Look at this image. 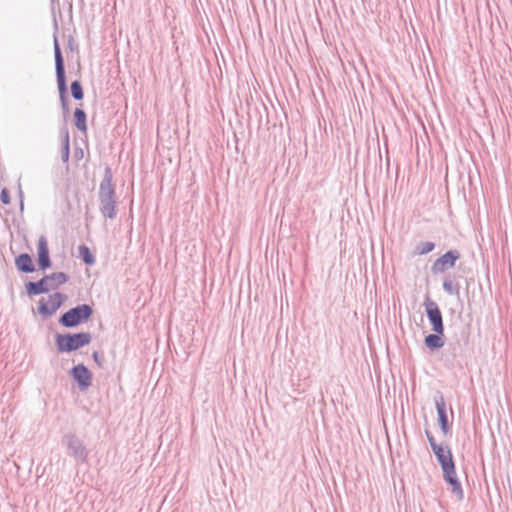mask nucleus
Masks as SVG:
<instances>
[{"instance_id": "nucleus-7", "label": "nucleus", "mask_w": 512, "mask_h": 512, "mask_svg": "<svg viewBox=\"0 0 512 512\" xmlns=\"http://www.w3.org/2000/svg\"><path fill=\"white\" fill-rule=\"evenodd\" d=\"M54 51H55V64H56L58 88H59V92L61 94V98H62V100H64V95L66 93V80H65L63 58H62L61 51H60L57 40H55V43H54Z\"/></svg>"}, {"instance_id": "nucleus-5", "label": "nucleus", "mask_w": 512, "mask_h": 512, "mask_svg": "<svg viewBox=\"0 0 512 512\" xmlns=\"http://www.w3.org/2000/svg\"><path fill=\"white\" fill-rule=\"evenodd\" d=\"M65 300V295L58 292L53 293L39 300L37 311L42 317H50L57 312Z\"/></svg>"}, {"instance_id": "nucleus-4", "label": "nucleus", "mask_w": 512, "mask_h": 512, "mask_svg": "<svg viewBox=\"0 0 512 512\" xmlns=\"http://www.w3.org/2000/svg\"><path fill=\"white\" fill-rule=\"evenodd\" d=\"M92 315V309L89 305L83 304L70 309L64 313L59 322L65 327H74L87 321Z\"/></svg>"}, {"instance_id": "nucleus-21", "label": "nucleus", "mask_w": 512, "mask_h": 512, "mask_svg": "<svg viewBox=\"0 0 512 512\" xmlns=\"http://www.w3.org/2000/svg\"><path fill=\"white\" fill-rule=\"evenodd\" d=\"M1 201L4 203V204H9L10 203V196H9V192L7 189H3L2 192H1Z\"/></svg>"}, {"instance_id": "nucleus-3", "label": "nucleus", "mask_w": 512, "mask_h": 512, "mask_svg": "<svg viewBox=\"0 0 512 512\" xmlns=\"http://www.w3.org/2000/svg\"><path fill=\"white\" fill-rule=\"evenodd\" d=\"M91 341L89 333L58 334L55 338L59 352H71L88 345Z\"/></svg>"}, {"instance_id": "nucleus-17", "label": "nucleus", "mask_w": 512, "mask_h": 512, "mask_svg": "<svg viewBox=\"0 0 512 512\" xmlns=\"http://www.w3.org/2000/svg\"><path fill=\"white\" fill-rule=\"evenodd\" d=\"M75 125L81 132L87 131L86 114L82 109L77 108L74 112Z\"/></svg>"}, {"instance_id": "nucleus-2", "label": "nucleus", "mask_w": 512, "mask_h": 512, "mask_svg": "<svg viewBox=\"0 0 512 512\" xmlns=\"http://www.w3.org/2000/svg\"><path fill=\"white\" fill-rule=\"evenodd\" d=\"M114 186L112 183V175L109 170L106 171V175L103 181L100 184V203H101V212L107 218H114L116 215V207L114 200Z\"/></svg>"}, {"instance_id": "nucleus-15", "label": "nucleus", "mask_w": 512, "mask_h": 512, "mask_svg": "<svg viewBox=\"0 0 512 512\" xmlns=\"http://www.w3.org/2000/svg\"><path fill=\"white\" fill-rule=\"evenodd\" d=\"M26 291L29 295H38L47 292L44 278L38 282H28L26 284Z\"/></svg>"}, {"instance_id": "nucleus-18", "label": "nucleus", "mask_w": 512, "mask_h": 512, "mask_svg": "<svg viewBox=\"0 0 512 512\" xmlns=\"http://www.w3.org/2000/svg\"><path fill=\"white\" fill-rule=\"evenodd\" d=\"M79 254L86 264L92 265L94 263V256L92 255L90 249L87 246H80Z\"/></svg>"}, {"instance_id": "nucleus-22", "label": "nucleus", "mask_w": 512, "mask_h": 512, "mask_svg": "<svg viewBox=\"0 0 512 512\" xmlns=\"http://www.w3.org/2000/svg\"><path fill=\"white\" fill-rule=\"evenodd\" d=\"M444 288L449 291L450 290V285L448 283H444Z\"/></svg>"}, {"instance_id": "nucleus-6", "label": "nucleus", "mask_w": 512, "mask_h": 512, "mask_svg": "<svg viewBox=\"0 0 512 512\" xmlns=\"http://www.w3.org/2000/svg\"><path fill=\"white\" fill-rule=\"evenodd\" d=\"M425 311L427 317L432 325V330L437 334L444 333V325L441 311L438 305L432 301L430 298H427L424 302Z\"/></svg>"}, {"instance_id": "nucleus-20", "label": "nucleus", "mask_w": 512, "mask_h": 512, "mask_svg": "<svg viewBox=\"0 0 512 512\" xmlns=\"http://www.w3.org/2000/svg\"><path fill=\"white\" fill-rule=\"evenodd\" d=\"M434 249V244L432 242H423L417 246V253L420 255L427 254Z\"/></svg>"}, {"instance_id": "nucleus-23", "label": "nucleus", "mask_w": 512, "mask_h": 512, "mask_svg": "<svg viewBox=\"0 0 512 512\" xmlns=\"http://www.w3.org/2000/svg\"><path fill=\"white\" fill-rule=\"evenodd\" d=\"M93 357H94V359L97 361V359H98V354L95 352V353L93 354Z\"/></svg>"}, {"instance_id": "nucleus-13", "label": "nucleus", "mask_w": 512, "mask_h": 512, "mask_svg": "<svg viewBox=\"0 0 512 512\" xmlns=\"http://www.w3.org/2000/svg\"><path fill=\"white\" fill-rule=\"evenodd\" d=\"M60 142H61V157L64 162H68L69 154H70V137L67 129H63L60 132Z\"/></svg>"}, {"instance_id": "nucleus-11", "label": "nucleus", "mask_w": 512, "mask_h": 512, "mask_svg": "<svg viewBox=\"0 0 512 512\" xmlns=\"http://www.w3.org/2000/svg\"><path fill=\"white\" fill-rule=\"evenodd\" d=\"M44 278L45 286L47 288V292L51 290H56L63 284H65L68 280V277L63 272H56L50 275H47Z\"/></svg>"}, {"instance_id": "nucleus-9", "label": "nucleus", "mask_w": 512, "mask_h": 512, "mask_svg": "<svg viewBox=\"0 0 512 512\" xmlns=\"http://www.w3.org/2000/svg\"><path fill=\"white\" fill-rule=\"evenodd\" d=\"M72 376L82 389H86L91 385V373L82 364H79L72 369Z\"/></svg>"}, {"instance_id": "nucleus-16", "label": "nucleus", "mask_w": 512, "mask_h": 512, "mask_svg": "<svg viewBox=\"0 0 512 512\" xmlns=\"http://www.w3.org/2000/svg\"><path fill=\"white\" fill-rule=\"evenodd\" d=\"M443 334H430L425 338V344L427 347L431 349L441 348L444 345V341L442 339Z\"/></svg>"}, {"instance_id": "nucleus-12", "label": "nucleus", "mask_w": 512, "mask_h": 512, "mask_svg": "<svg viewBox=\"0 0 512 512\" xmlns=\"http://www.w3.org/2000/svg\"><path fill=\"white\" fill-rule=\"evenodd\" d=\"M15 265L19 271L25 273H31L35 270L32 258L26 253L20 254L18 257H16Z\"/></svg>"}, {"instance_id": "nucleus-1", "label": "nucleus", "mask_w": 512, "mask_h": 512, "mask_svg": "<svg viewBox=\"0 0 512 512\" xmlns=\"http://www.w3.org/2000/svg\"><path fill=\"white\" fill-rule=\"evenodd\" d=\"M426 434L431 448L442 467L444 478L451 487V491L456 494L458 498L462 499L463 490L461 488L460 482L456 478L455 465L452 459L451 451L446 447L438 445L434 437L429 432H426Z\"/></svg>"}, {"instance_id": "nucleus-10", "label": "nucleus", "mask_w": 512, "mask_h": 512, "mask_svg": "<svg viewBox=\"0 0 512 512\" xmlns=\"http://www.w3.org/2000/svg\"><path fill=\"white\" fill-rule=\"evenodd\" d=\"M435 405L438 413V419L441 426V429L444 434H448L450 431V426L448 423V417L446 413V404L443 396H439L435 399Z\"/></svg>"}, {"instance_id": "nucleus-14", "label": "nucleus", "mask_w": 512, "mask_h": 512, "mask_svg": "<svg viewBox=\"0 0 512 512\" xmlns=\"http://www.w3.org/2000/svg\"><path fill=\"white\" fill-rule=\"evenodd\" d=\"M456 258L451 252H447L435 262L434 269L443 271L446 267H453Z\"/></svg>"}, {"instance_id": "nucleus-8", "label": "nucleus", "mask_w": 512, "mask_h": 512, "mask_svg": "<svg viewBox=\"0 0 512 512\" xmlns=\"http://www.w3.org/2000/svg\"><path fill=\"white\" fill-rule=\"evenodd\" d=\"M38 264L43 270L51 266L48 243L44 236H41L37 244Z\"/></svg>"}, {"instance_id": "nucleus-19", "label": "nucleus", "mask_w": 512, "mask_h": 512, "mask_svg": "<svg viewBox=\"0 0 512 512\" xmlns=\"http://www.w3.org/2000/svg\"><path fill=\"white\" fill-rule=\"evenodd\" d=\"M71 93H72V96L76 99V100H81L83 99V89H82V86L80 84V82L78 81H74L72 84H71Z\"/></svg>"}]
</instances>
